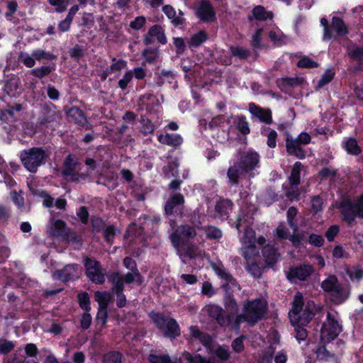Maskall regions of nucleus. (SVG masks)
Returning <instances> with one entry per match:
<instances>
[{
	"instance_id": "nucleus-1",
	"label": "nucleus",
	"mask_w": 363,
	"mask_h": 363,
	"mask_svg": "<svg viewBox=\"0 0 363 363\" xmlns=\"http://www.w3.org/2000/svg\"><path fill=\"white\" fill-rule=\"evenodd\" d=\"M315 312V305L313 301L305 302L301 293L295 295L289 315L291 323L295 326L296 337L298 341L306 340L307 332L301 326L306 325L312 320Z\"/></svg>"
},
{
	"instance_id": "nucleus-2",
	"label": "nucleus",
	"mask_w": 363,
	"mask_h": 363,
	"mask_svg": "<svg viewBox=\"0 0 363 363\" xmlns=\"http://www.w3.org/2000/svg\"><path fill=\"white\" fill-rule=\"evenodd\" d=\"M195 235L196 231L194 228L183 225L179 227L169 237L172 244L177 249L183 262H185L186 258L196 259L205 256V252L197 246H186L188 240Z\"/></svg>"
},
{
	"instance_id": "nucleus-3",
	"label": "nucleus",
	"mask_w": 363,
	"mask_h": 363,
	"mask_svg": "<svg viewBox=\"0 0 363 363\" xmlns=\"http://www.w3.org/2000/svg\"><path fill=\"white\" fill-rule=\"evenodd\" d=\"M85 164L87 166L86 172H81L82 164L77 158L72 155H69L65 161L62 174L65 179L69 182H82L89 179L90 174L96 167V161L88 158L85 160Z\"/></svg>"
},
{
	"instance_id": "nucleus-4",
	"label": "nucleus",
	"mask_w": 363,
	"mask_h": 363,
	"mask_svg": "<svg viewBox=\"0 0 363 363\" xmlns=\"http://www.w3.org/2000/svg\"><path fill=\"white\" fill-rule=\"evenodd\" d=\"M259 157L255 152H244L241 155L240 162L231 167L228 172L230 181L236 184L238 179L259 166Z\"/></svg>"
},
{
	"instance_id": "nucleus-5",
	"label": "nucleus",
	"mask_w": 363,
	"mask_h": 363,
	"mask_svg": "<svg viewBox=\"0 0 363 363\" xmlns=\"http://www.w3.org/2000/svg\"><path fill=\"white\" fill-rule=\"evenodd\" d=\"M320 286L324 291L330 294L332 301L335 304L344 303L350 294V289L342 286L339 283L337 277L333 274L328 275L322 281Z\"/></svg>"
},
{
	"instance_id": "nucleus-6",
	"label": "nucleus",
	"mask_w": 363,
	"mask_h": 363,
	"mask_svg": "<svg viewBox=\"0 0 363 363\" xmlns=\"http://www.w3.org/2000/svg\"><path fill=\"white\" fill-rule=\"evenodd\" d=\"M266 308V301L262 299H256L246 303L244 305L243 314L235 318V329H238L239 323L242 321H247L250 323H256L264 315Z\"/></svg>"
},
{
	"instance_id": "nucleus-7",
	"label": "nucleus",
	"mask_w": 363,
	"mask_h": 363,
	"mask_svg": "<svg viewBox=\"0 0 363 363\" xmlns=\"http://www.w3.org/2000/svg\"><path fill=\"white\" fill-rule=\"evenodd\" d=\"M337 207L343 220L351 225L357 217L363 218V194L357 197L354 202L347 199H344Z\"/></svg>"
},
{
	"instance_id": "nucleus-8",
	"label": "nucleus",
	"mask_w": 363,
	"mask_h": 363,
	"mask_svg": "<svg viewBox=\"0 0 363 363\" xmlns=\"http://www.w3.org/2000/svg\"><path fill=\"white\" fill-rule=\"evenodd\" d=\"M46 157L45 152L39 147L24 150L21 154V160L25 167L31 172H35Z\"/></svg>"
},
{
	"instance_id": "nucleus-9",
	"label": "nucleus",
	"mask_w": 363,
	"mask_h": 363,
	"mask_svg": "<svg viewBox=\"0 0 363 363\" xmlns=\"http://www.w3.org/2000/svg\"><path fill=\"white\" fill-rule=\"evenodd\" d=\"M341 331L342 325L339 320L331 313H328L320 331L322 342L324 344L330 342L335 339Z\"/></svg>"
},
{
	"instance_id": "nucleus-10",
	"label": "nucleus",
	"mask_w": 363,
	"mask_h": 363,
	"mask_svg": "<svg viewBox=\"0 0 363 363\" xmlns=\"http://www.w3.org/2000/svg\"><path fill=\"white\" fill-rule=\"evenodd\" d=\"M151 318L165 337L174 338L180 334L179 325L175 320L165 318L159 313L151 314Z\"/></svg>"
},
{
	"instance_id": "nucleus-11",
	"label": "nucleus",
	"mask_w": 363,
	"mask_h": 363,
	"mask_svg": "<svg viewBox=\"0 0 363 363\" xmlns=\"http://www.w3.org/2000/svg\"><path fill=\"white\" fill-rule=\"evenodd\" d=\"M111 281L113 284V290L116 293H120L123 291L124 281L128 284L137 283L140 284L142 283L141 276L138 270L126 274L124 277H121L118 273L113 274L111 276Z\"/></svg>"
},
{
	"instance_id": "nucleus-12",
	"label": "nucleus",
	"mask_w": 363,
	"mask_h": 363,
	"mask_svg": "<svg viewBox=\"0 0 363 363\" xmlns=\"http://www.w3.org/2000/svg\"><path fill=\"white\" fill-rule=\"evenodd\" d=\"M84 267L86 276L91 281L96 284H102L104 281L105 273L97 261L86 258Z\"/></svg>"
},
{
	"instance_id": "nucleus-13",
	"label": "nucleus",
	"mask_w": 363,
	"mask_h": 363,
	"mask_svg": "<svg viewBox=\"0 0 363 363\" xmlns=\"http://www.w3.org/2000/svg\"><path fill=\"white\" fill-rule=\"evenodd\" d=\"M314 272V268L311 264H303L291 267L287 272V279L291 281L296 280L304 281Z\"/></svg>"
},
{
	"instance_id": "nucleus-14",
	"label": "nucleus",
	"mask_w": 363,
	"mask_h": 363,
	"mask_svg": "<svg viewBox=\"0 0 363 363\" xmlns=\"http://www.w3.org/2000/svg\"><path fill=\"white\" fill-rule=\"evenodd\" d=\"M196 15L203 22L213 21L216 18V12L208 0H201L196 10Z\"/></svg>"
},
{
	"instance_id": "nucleus-15",
	"label": "nucleus",
	"mask_w": 363,
	"mask_h": 363,
	"mask_svg": "<svg viewBox=\"0 0 363 363\" xmlns=\"http://www.w3.org/2000/svg\"><path fill=\"white\" fill-rule=\"evenodd\" d=\"M203 311L213 318H215L221 325H228L231 324V316L224 317L223 311L218 306L213 304L207 305L203 309Z\"/></svg>"
},
{
	"instance_id": "nucleus-16",
	"label": "nucleus",
	"mask_w": 363,
	"mask_h": 363,
	"mask_svg": "<svg viewBox=\"0 0 363 363\" xmlns=\"http://www.w3.org/2000/svg\"><path fill=\"white\" fill-rule=\"evenodd\" d=\"M157 40L160 43L164 45L167 43V38L164 29L160 26L151 27L144 39L145 45L152 44L155 40Z\"/></svg>"
},
{
	"instance_id": "nucleus-17",
	"label": "nucleus",
	"mask_w": 363,
	"mask_h": 363,
	"mask_svg": "<svg viewBox=\"0 0 363 363\" xmlns=\"http://www.w3.org/2000/svg\"><path fill=\"white\" fill-rule=\"evenodd\" d=\"M245 218H240L236 224V228L240 230L241 228L245 229L244 235L240 237V242L242 244L255 243V233L254 230L246 224Z\"/></svg>"
},
{
	"instance_id": "nucleus-18",
	"label": "nucleus",
	"mask_w": 363,
	"mask_h": 363,
	"mask_svg": "<svg viewBox=\"0 0 363 363\" xmlns=\"http://www.w3.org/2000/svg\"><path fill=\"white\" fill-rule=\"evenodd\" d=\"M250 113L257 118L260 121L269 124L272 122V113L269 110L263 109L254 103H250L248 106Z\"/></svg>"
},
{
	"instance_id": "nucleus-19",
	"label": "nucleus",
	"mask_w": 363,
	"mask_h": 363,
	"mask_svg": "<svg viewBox=\"0 0 363 363\" xmlns=\"http://www.w3.org/2000/svg\"><path fill=\"white\" fill-rule=\"evenodd\" d=\"M301 144L297 139L291 136H287L286 140L287 152L291 155H295L298 158L303 159L305 157V152L301 147Z\"/></svg>"
},
{
	"instance_id": "nucleus-20",
	"label": "nucleus",
	"mask_w": 363,
	"mask_h": 363,
	"mask_svg": "<svg viewBox=\"0 0 363 363\" xmlns=\"http://www.w3.org/2000/svg\"><path fill=\"white\" fill-rule=\"evenodd\" d=\"M158 140L163 145H167L172 147H177L180 145L183 140L179 134H169L164 133L158 135Z\"/></svg>"
},
{
	"instance_id": "nucleus-21",
	"label": "nucleus",
	"mask_w": 363,
	"mask_h": 363,
	"mask_svg": "<svg viewBox=\"0 0 363 363\" xmlns=\"http://www.w3.org/2000/svg\"><path fill=\"white\" fill-rule=\"evenodd\" d=\"M57 276L62 281H68L74 279L79 277L77 267L74 264L67 265L58 273Z\"/></svg>"
},
{
	"instance_id": "nucleus-22",
	"label": "nucleus",
	"mask_w": 363,
	"mask_h": 363,
	"mask_svg": "<svg viewBox=\"0 0 363 363\" xmlns=\"http://www.w3.org/2000/svg\"><path fill=\"white\" fill-rule=\"evenodd\" d=\"M162 11L169 18L172 19V22L174 26L182 25L184 23L185 19L183 17L184 13L181 11H179V15L178 16H176L174 9L169 5L163 6Z\"/></svg>"
},
{
	"instance_id": "nucleus-23",
	"label": "nucleus",
	"mask_w": 363,
	"mask_h": 363,
	"mask_svg": "<svg viewBox=\"0 0 363 363\" xmlns=\"http://www.w3.org/2000/svg\"><path fill=\"white\" fill-rule=\"evenodd\" d=\"M264 261L268 266L274 265L279 259V255L269 245H266L262 250Z\"/></svg>"
},
{
	"instance_id": "nucleus-24",
	"label": "nucleus",
	"mask_w": 363,
	"mask_h": 363,
	"mask_svg": "<svg viewBox=\"0 0 363 363\" xmlns=\"http://www.w3.org/2000/svg\"><path fill=\"white\" fill-rule=\"evenodd\" d=\"M184 202V197L180 194H177L171 196L167 201L164 210L167 214L171 215L175 208L179 207Z\"/></svg>"
},
{
	"instance_id": "nucleus-25",
	"label": "nucleus",
	"mask_w": 363,
	"mask_h": 363,
	"mask_svg": "<svg viewBox=\"0 0 363 363\" xmlns=\"http://www.w3.org/2000/svg\"><path fill=\"white\" fill-rule=\"evenodd\" d=\"M242 250L248 264L259 254V250L255 243L242 244Z\"/></svg>"
},
{
	"instance_id": "nucleus-26",
	"label": "nucleus",
	"mask_w": 363,
	"mask_h": 363,
	"mask_svg": "<svg viewBox=\"0 0 363 363\" xmlns=\"http://www.w3.org/2000/svg\"><path fill=\"white\" fill-rule=\"evenodd\" d=\"M30 190L33 194L43 199V204L45 206L50 208L53 205V199L50 197L45 191L40 189H35L33 186V182L28 184Z\"/></svg>"
},
{
	"instance_id": "nucleus-27",
	"label": "nucleus",
	"mask_w": 363,
	"mask_h": 363,
	"mask_svg": "<svg viewBox=\"0 0 363 363\" xmlns=\"http://www.w3.org/2000/svg\"><path fill=\"white\" fill-rule=\"evenodd\" d=\"M190 333L194 338L199 340L203 345L210 348L212 339L208 335L201 333L195 326L190 328Z\"/></svg>"
},
{
	"instance_id": "nucleus-28",
	"label": "nucleus",
	"mask_w": 363,
	"mask_h": 363,
	"mask_svg": "<svg viewBox=\"0 0 363 363\" xmlns=\"http://www.w3.org/2000/svg\"><path fill=\"white\" fill-rule=\"evenodd\" d=\"M65 223L61 220H52L48 233L52 236L61 235L65 231Z\"/></svg>"
},
{
	"instance_id": "nucleus-29",
	"label": "nucleus",
	"mask_w": 363,
	"mask_h": 363,
	"mask_svg": "<svg viewBox=\"0 0 363 363\" xmlns=\"http://www.w3.org/2000/svg\"><path fill=\"white\" fill-rule=\"evenodd\" d=\"M252 16L255 19L258 21H265L267 19H272L273 14L270 11H267L262 6H257L252 10Z\"/></svg>"
},
{
	"instance_id": "nucleus-30",
	"label": "nucleus",
	"mask_w": 363,
	"mask_h": 363,
	"mask_svg": "<svg viewBox=\"0 0 363 363\" xmlns=\"http://www.w3.org/2000/svg\"><path fill=\"white\" fill-rule=\"evenodd\" d=\"M208 38L206 32L201 30L197 33L193 35L188 42L190 48H196L199 46L201 43L205 42Z\"/></svg>"
},
{
	"instance_id": "nucleus-31",
	"label": "nucleus",
	"mask_w": 363,
	"mask_h": 363,
	"mask_svg": "<svg viewBox=\"0 0 363 363\" xmlns=\"http://www.w3.org/2000/svg\"><path fill=\"white\" fill-rule=\"evenodd\" d=\"M302 164L299 162H296L292 168L291 174L289 177L290 184L298 185L300 183V173L301 170Z\"/></svg>"
},
{
	"instance_id": "nucleus-32",
	"label": "nucleus",
	"mask_w": 363,
	"mask_h": 363,
	"mask_svg": "<svg viewBox=\"0 0 363 363\" xmlns=\"http://www.w3.org/2000/svg\"><path fill=\"white\" fill-rule=\"evenodd\" d=\"M332 28L339 36H343L347 33V28L345 23L337 17L333 18Z\"/></svg>"
},
{
	"instance_id": "nucleus-33",
	"label": "nucleus",
	"mask_w": 363,
	"mask_h": 363,
	"mask_svg": "<svg viewBox=\"0 0 363 363\" xmlns=\"http://www.w3.org/2000/svg\"><path fill=\"white\" fill-rule=\"evenodd\" d=\"M183 358L189 363H214L211 359L204 358L199 354H191L189 352H185L183 354Z\"/></svg>"
},
{
	"instance_id": "nucleus-34",
	"label": "nucleus",
	"mask_w": 363,
	"mask_h": 363,
	"mask_svg": "<svg viewBox=\"0 0 363 363\" xmlns=\"http://www.w3.org/2000/svg\"><path fill=\"white\" fill-rule=\"evenodd\" d=\"M96 301L99 303V307L107 308L109 301L111 299V294L107 292L97 291L94 294Z\"/></svg>"
},
{
	"instance_id": "nucleus-35",
	"label": "nucleus",
	"mask_w": 363,
	"mask_h": 363,
	"mask_svg": "<svg viewBox=\"0 0 363 363\" xmlns=\"http://www.w3.org/2000/svg\"><path fill=\"white\" fill-rule=\"evenodd\" d=\"M232 208V203L228 200L220 201L216 203V211L221 218L229 213Z\"/></svg>"
},
{
	"instance_id": "nucleus-36",
	"label": "nucleus",
	"mask_w": 363,
	"mask_h": 363,
	"mask_svg": "<svg viewBox=\"0 0 363 363\" xmlns=\"http://www.w3.org/2000/svg\"><path fill=\"white\" fill-rule=\"evenodd\" d=\"M345 148L348 153L352 155H358L361 152V149L358 145L357 141L354 138H349L345 143Z\"/></svg>"
},
{
	"instance_id": "nucleus-37",
	"label": "nucleus",
	"mask_w": 363,
	"mask_h": 363,
	"mask_svg": "<svg viewBox=\"0 0 363 363\" xmlns=\"http://www.w3.org/2000/svg\"><path fill=\"white\" fill-rule=\"evenodd\" d=\"M297 213L298 210L295 207H290L287 211V221L289 226L293 229L294 233L298 230L297 223L294 220Z\"/></svg>"
},
{
	"instance_id": "nucleus-38",
	"label": "nucleus",
	"mask_w": 363,
	"mask_h": 363,
	"mask_svg": "<svg viewBox=\"0 0 363 363\" xmlns=\"http://www.w3.org/2000/svg\"><path fill=\"white\" fill-rule=\"evenodd\" d=\"M286 196L290 201H298L300 196L298 185L290 184L286 189Z\"/></svg>"
},
{
	"instance_id": "nucleus-39",
	"label": "nucleus",
	"mask_w": 363,
	"mask_h": 363,
	"mask_svg": "<svg viewBox=\"0 0 363 363\" xmlns=\"http://www.w3.org/2000/svg\"><path fill=\"white\" fill-rule=\"evenodd\" d=\"M126 67V62L123 60H113L109 69H107V73L105 74L104 79L106 78V75L111 72H115L121 71Z\"/></svg>"
},
{
	"instance_id": "nucleus-40",
	"label": "nucleus",
	"mask_w": 363,
	"mask_h": 363,
	"mask_svg": "<svg viewBox=\"0 0 363 363\" xmlns=\"http://www.w3.org/2000/svg\"><path fill=\"white\" fill-rule=\"evenodd\" d=\"M18 58L19 60L23 62V65L27 67L31 68L35 65V61L33 53L29 55L26 52H21Z\"/></svg>"
},
{
	"instance_id": "nucleus-41",
	"label": "nucleus",
	"mask_w": 363,
	"mask_h": 363,
	"mask_svg": "<svg viewBox=\"0 0 363 363\" xmlns=\"http://www.w3.org/2000/svg\"><path fill=\"white\" fill-rule=\"evenodd\" d=\"M274 352V348L271 345L267 347V350L262 352V353L259 355V363H272V354Z\"/></svg>"
},
{
	"instance_id": "nucleus-42",
	"label": "nucleus",
	"mask_w": 363,
	"mask_h": 363,
	"mask_svg": "<svg viewBox=\"0 0 363 363\" xmlns=\"http://www.w3.org/2000/svg\"><path fill=\"white\" fill-rule=\"evenodd\" d=\"M52 67L50 66H43L41 67L32 69L31 74L36 77L42 78L48 75L52 72Z\"/></svg>"
},
{
	"instance_id": "nucleus-43",
	"label": "nucleus",
	"mask_w": 363,
	"mask_h": 363,
	"mask_svg": "<svg viewBox=\"0 0 363 363\" xmlns=\"http://www.w3.org/2000/svg\"><path fill=\"white\" fill-rule=\"evenodd\" d=\"M237 127L238 130L244 135L250 133L249 124L245 117L238 116L237 118Z\"/></svg>"
},
{
	"instance_id": "nucleus-44",
	"label": "nucleus",
	"mask_w": 363,
	"mask_h": 363,
	"mask_svg": "<svg viewBox=\"0 0 363 363\" xmlns=\"http://www.w3.org/2000/svg\"><path fill=\"white\" fill-rule=\"evenodd\" d=\"M308 242L315 247H321L324 244V238L320 235L311 233L308 236Z\"/></svg>"
},
{
	"instance_id": "nucleus-45",
	"label": "nucleus",
	"mask_w": 363,
	"mask_h": 363,
	"mask_svg": "<svg viewBox=\"0 0 363 363\" xmlns=\"http://www.w3.org/2000/svg\"><path fill=\"white\" fill-rule=\"evenodd\" d=\"M15 347L14 343L12 341L6 340H0V353L1 354H8Z\"/></svg>"
},
{
	"instance_id": "nucleus-46",
	"label": "nucleus",
	"mask_w": 363,
	"mask_h": 363,
	"mask_svg": "<svg viewBox=\"0 0 363 363\" xmlns=\"http://www.w3.org/2000/svg\"><path fill=\"white\" fill-rule=\"evenodd\" d=\"M206 236L209 239H218L222 236V232L217 228L208 226L205 229Z\"/></svg>"
},
{
	"instance_id": "nucleus-47",
	"label": "nucleus",
	"mask_w": 363,
	"mask_h": 363,
	"mask_svg": "<svg viewBox=\"0 0 363 363\" xmlns=\"http://www.w3.org/2000/svg\"><path fill=\"white\" fill-rule=\"evenodd\" d=\"M214 353L220 360H227L230 357V352L228 347L218 346L215 350Z\"/></svg>"
},
{
	"instance_id": "nucleus-48",
	"label": "nucleus",
	"mask_w": 363,
	"mask_h": 363,
	"mask_svg": "<svg viewBox=\"0 0 363 363\" xmlns=\"http://www.w3.org/2000/svg\"><path fill=\"white\" fill-rule=\"evenodd\" d=\"M335 72L332 69H328L325 71L320 81L318 82V86L321 87L325 84L329 83L334 77Z\"/></svg>"
},
{
	"instance_id": "nucleus-49",
	"label": "nucleus",
	"mask_w": 363,
	"mask_h": 363,
	"mask_svg": "<svg viewBox=\"0 0 363 363\" xmlns=\"http://www.w3.org/2000/svg\"><path fill=\"white\" fill-rule=\"evenodd\" d=\"M79 302L81 308L86 311H89L91 309L90 303H89V298L88 294L82 293L79 294L78 296Z\"/></svg>"
},
{
	"instance_id": "nucleus-50",
	"label": "nucleus",
	"mask_w": 363,
	"mask_h": 363,
	"mask_svg": "<svg viewBox=\"0 0 363 363\" xmlns=\"http://www.w3.org/2000/svg\"><path fill=\"white\" fill-rule=\"evenodd\" d=\"M274 235L281 240L289 239L290 238L289 232L284 224H281L277 228Z\"/></svg>"
},
{
	"instance_id": "nucleus-51",
	"label": "nucleus",
	"mask_w": 363,
	"mask_h": 363,
	"mask_svg": "<svg viewBox=\"0 0 363 363\" xmlns=\"http://www.w3.org/2000/svg\"><path fill=\"white\" fill-rule=\"evenodd\" d=\"M297 66L302 68H313L316 67L318 63L307 57H303L298 62Z\"/></svg>"
},
{
	"instance_id": "nucleus-52",
	"label": "nucleus",
	"mask_w": 363,
	"mask_h": 363,
	"mask_svg": "<svg viewBox=\"0 0 363 363\" xmlns=\"http://www.w3.org/2000/svg\"><path fill=\"white\" fill-rule=\"evenodd\" d=\"M103 363H121L120 354L116 352L106 354L103 358Z\"/></svg>"
},
{
	"instance_id": "nucleus-53",
	"label": "nucleus",
	"mask_w": 363,
	"mask_h": 363,
	"mask_svg": "<svg viewBox=\"0 0 363 363\" xmlns=\"http://www.w3.org/2000/svg\"><path fill=\"white\" fill-rule=\"evenodd\" d=\"M49 3L55 6V11L59 13L65 11L67 6L65 0H49Z\"/></svg>"
},
{
	"instance_id": "nucleus-54",
	"label": "nucleus",
	"mask_w": 363,
	"mask_h": 363,
	"mask_svg": "<svg viewBox=\"0 0 363 363\" xmlns=\"http://www.w3.org/2000/svg\"><path fill=\"white\" fill-rule=\"evenodd\" d=\"M32 53L35 58V60H37L38 61H40L43 59L51 60L53 58L52 55L43 50H35Z\"/></svg>"
},
{
	"instance_id": "nucleus-55",
	"label": "nucleus",
	"mask_w": 363,
	"mask_h": 363,
	"mask_svg": "<svg viewBox=\"0 0 363 363\" xmlns=\"http://www.w3.org/2000/svg\"><path fill=\"white\" fill-rule=\"evenodd\" d=\"M317 357L321 360H328L333 355L330 354L325 348V346L320 347L315 351Z\"/></svg>"
},
{
	"instance_id": "nucleus-56",
	"label": "nucleus",
	"mask_w": 363,
	"mask_h": 363,
	"mask_svg": "<svg viewBox=\"0 0 363 363\" xmlns=\"http://www.w3.org/2000/svg\"><path fill=\"white\" fill-rule=\"evenodd\" d=\"M133 79V72L128 71L125 73L123 78L118 82V85L122 89H125Z\"/></svg>"
},
{
	"instance_id": "nucleus-57",
	"label": "nucleus",
	"mask_w": 363,
	"mask_h": 363,
	"mask_svg": "<svg viewBox=\"0 0 363 363\" xmlns=\"http://www.w3.org/2000/svg\"><path fill=\"white\" fill-rule=\"evenodd\" d=\"M349 54L356 60L361 61L363 60V48L355 47L350 50Z\"/></svg>"
},
{
	"instance_id": "nucleus-58",
	"label": "nucleus",
	"mask_w": 363,
	"mask_h": 363,
	"mask_svg": "<svg viewBox=\"0 0 363 363\" xmlns=\"http://www.w3.org/2000/svg\"><path fill=\"white\" fill-rule=\"evenodd\" d=\"M340 230L337 225H331L325 233V237L328 241H333Z\"/></svg>"
},
{
	"instance_id": "nucleus-59",
	"label": "nucleus",
	"mask_w": 363,
	"mask_h": 363,
	"mask_svg": "<svg viewBox=\"0 0 363 363\" xmlns=\"http://www.w3.org/2000/svg\"><path fill=\"white\" fill-rule=\"evenodd\" d=\"M143 57L149 62H154L158 57V52L156 50H145L143 52Z\"/></svg>"
},
{
	"instance_id": "nucleus-60",
	"label": "nucleus",
	"mask_w": 363,
	"mask_h": 363,
	"mask_svg": "<svg viewBox=\"0 0 363 363\" xmlns=\"http://www.w3.org/2000/svg\"><path fill=\"white\" fill-rule=\"evenodd\" d=\"M289 240L294 247H298L303 244L304 236L303 234L294 233L290 236Z\"/></svg>"
},
{
	"instance_id": "nucleus-61",
	"label": "nucleus",
	"mask_w": 363,
	"mask_h": 363,
	"mask_svg": "<svg viewBox=\"0 0 363 363\" xmlns=\"http://www.w3.org/2000/svg\"><path fill=\"white\" fill-rule=\"evenodd\" d=\"M348 274L351 279L359 281L363 278V269L359 267L354 268L348 272Z\"/></svg>"
},
{
	"instance_id": "nucleus-62",
	"label": "nucleus",
	"mask_w": 363,
	"mask_h": 363,
	"mask_svg": "<svg viewBox=\"0 0 363 363\" xmlns=\"http://www.w3.org/2000/svg\"><path fill=\"white\" fill-rule=\"evenodd\" d=\"M145 18L143 16H138L130 23V27L135 29H140L145 23Z\"/></svg>"
},
{
	"instance_id": "nucleus-63",
	"label": "nucleus",
	"mask_w": 363,
	"mask_h": 363,
	"mask_svg": "<svg viewBox=\"0 0 363 363\" xmlns=\"http://www.w3.org/2000/svg\"><path fill=\"white\" fill-rule=\"evenodd\" d=\"M244 338H245L244 336H241V337L234 340L233 342H232V347H233V350L235 351L236 352H240L243 350V349H244V344H243Z\"/></svg>"
},
{
	"instance_id": "nucleus-64",
	"label": "nucleus",
	"mask_w": 363,
	"mask_h": 363,
	"mask_svg": "<svg viewBox=\"0 0 363 363\" xmlns=\"http://www.w3.org/2000/svg\"><path fill=\"white\" fill-rule=\"evenodd\" d=\"M201 292L207 296H212L215 294V290L211 283L206 281L203 284Z\"/></svg>"
}]
</instances>
